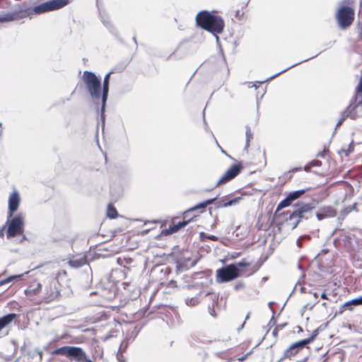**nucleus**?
<instances>
[{
	"label": "nucleus",
	"mask_w": 362,
	"mask_h": 362,
	"mask_svg": "<svg viewBox=\"0 0 362 362\" xmlns=\"http://www.w3.org/2000/svg\"><path fill=\"white\" fill-rule=\"evenodd\" d=\"M196 22L198 26L214 35L217 40H218L217 34L223 32L225 25L221 16L213 15L206 10L197 14Z\"/></svg>",
	"instance_id": "1"
},
{
	"label": "nucleus",
	"mask_w": 362,
	"mask_h": 362,
	"mask_svg": "<svg viewBox=\"0 0 362 362\" xmlns=\"http://www.w3.org/2000/svg\"><path fill=\"white\" fill-rule=\"evenodd\" d=\"M52 356H66L71 362H94L96 357L90 356L80 346H63L55 349L51 352Z\"/></svg>",
	"instance_id": "2"
},
{
	"label": "nucleus",
	"mask_w": 362,
	"mask_h": 362,
	"mask_svg": "<svg viewBox=\"0 0 362 362\" xmlns=\"http://www.w3.org/2000/svg\"><path fill=\"white\" fill-rule=\"evenodd\" d=\"M83 81L91 98L99 100L101 99V79L90 71H85L83 74Z\"/></svg>",
	"instance_id": "3"
},
{
	"label": "nucleus",
	"mask_w": 362,
	"mask_h": 362,
	"mask_svg": "<svg viewBox=\"0 0 362 362\" xmlns=\"http://www.w3.org/2000/svg\"><path fill=\"white\" fill-rule=\"evenodd\" d=\"M5 226L6 227V233L8 239L23 234L25 227L23 216L22 214H13L11 216L7 214Z\"/></svg>",
	"instance_id": "4"
},
{
	"label": "nucleus",
	"mask_w": 362,
	"mask_h": 362,
	"mask_svg": "<svg viewBox=\"0 0 362 362\" xmlns=\"http://www.w3.org/2000/svg\"><path fill=\"white\" fill-rule=\"evenodd\" d=\"M354 10L349 6L339 7L335 14V19L338 27L341 30L348 29L354 21Z\"/></svg>",
	"instance_id": "5"
},
{
	"label": "nucleus",
	"mask_w": 362,
	"mask_h": 362,
	"mask_svg": "<svg viewBox=\"0 0 362 362\" xmlns=\"http://www.w3.org/2000/svg\"><path fill=\"white\" fill-rule=\"evenodd\" d=\"M316 208V202L310 203L298 202L294 205L293 211L297 215L298 218L296 224H299L303 221L313 218L315 216V209Z\"/></svg>",
	"instance_id": "6"
},
{
	"label": "nucleus",
	"mask_w": 362,
	"mask_h": 362,
	"mask_svg": "<svg viewBox=\"0 0 362 362\" xmlns=\"http://www.w3.org/2000/svg\"><path fill=\"white\" fill-rule=\"evenodd\" d=\"M49 11H52V10L48 1L36 5L33 8L23 6L20 9L13 11L16 21L30 16L33 14H42Z\"/></svg>",
	"instance_id": "7"
},
{
	"label": "nucleus",
	"mask_w": 362,
	"mask_h": 362,
	"mask_svg": "<svg viewBox=\"0 0 362 362\" xmlns=\"http://www.w3.org/2000/svg\"><path fill=\"white\" fill-rule=\"evenodd\" d=\"M242 274V270L235 264H227L216 270V281L225 283L231 281Z\"/></svg>",
	"instance_id": "8"
},
{
	"label": "nucleus",
	"mask_w": 362,
	"mask_h": 362,
	"mask_svg": "<svg viewBox=\"0 0 362 362\" xmlns=\"http://www.w3.org/2000/svg\"><path fill=\"white\" fill-rule=\"evenodd\" d=\"M97 6H98V2L97 1ZM98 12H99V18L100 21L103 23V25L109 30V32L115 36L117 39H118L120 42H122L121 39L119 37L118 31L114 24L111 22L110 19L109 15L105 12V10H101L99 6Z\"/></svg>",
	"instance_id": "9"
},
{
	"label": "nucleus",
	"mask_w": 362,
	"mask_h": 362,
	"mask_svg": "<svg viewBox=\"0 0 362 362\" xmlns=\"http://www.w3.org/2000/svg\"><path fill=\"white\" fill-rule=\"evenodd\" d=\"M242 165L240 164H233L230 168L223 174V175L219 179L216 185V187L224 185L230 180L235 178L241 171Z\"/></svg>",
	"instance_id": "10"
},
{
	"label": "nucleus",
	"mask_w": 362,
	"mask_h": 362,
	"mask_svg": "<svg viewBox=\"0 0 362 362\" xmlns=\"http://www.w3.org/2000/svg\"><path fill=\"white\" fill-rule=\"evenodd\" d=\"M241 199V197H232L230 195H226L220 199L218 198L215 202V209L235 205L238 204Z\"/></svg>",
	"instance_id": "11"
},
{
	"label": "nucleus",
	"mask_w": 362,
	"mask_h": 362,
	"mask_svg": "<svg viewBox=\"0 0 362 362\" xmlns=\"http://www.w3.org/2000/svg\"><path fill=\"white\" fill-rule=\"evenodd\" d=\"M20 202V194L18 191L14 190L8 197L7 214H9V216L13 215L17 211Z\"/></svg>",
	"instance_id": "12"
},
{
	"label": "nucleus",
	"mask_w": 362,
	"mask_h": 362,
	"mask_svg": "<svg viewBox=\"0 0 362 362\" xmlns=\"http://www.w3.org/2000/svg\"><path fill=\"white\" fill-rule=\"evenodd\" d=\"M349 111V117L352 119H356L362 117V100L356 103H351L346 109Z\"/></svg>",
	"instance_id": "13"
},
{
	"label": "nucleus",
	"mask_w": 362,
	"mask_h": 362,
	"mask_svg": "<svg viewBox=\"0 0 362 362\" xmlns=\"http://www.w3.org/2000/svg\"><path fill=\"white\" fill-rule=\"evenodd\" d=\"M114 71L112 70L105 74L103 86L101 85V100L107 101L109 94L110 76Z\"/></svg>",
	"instance_id": "14"
},
{
	"label": "nucleus",
	"mask_w": 362,
	"mask_h": 362,
	"mask_svg": "<svg viewBox=\"0 0 362 362\" xmlns=\"http://www.w3.org/2000/svg\"><path fill=\"white\" fill-rule=\"evenodd\" d=\"M205 208H206L205 204L204 202H202L201 203L197 204V205H195L194 207L191 208L190 209L182 212V228H184L186 225H187L188 223L190 221V219L187 218V217L189 216V215L191 213L196 211L199 209H204Z\"/></svg>",
	"instance_id": "15"
},
{
	"label": "nucleus",
	"mask_w": 362,
	"mask_h": 362,
	"mask_svg": "<svg viewBox=\"0 0 362 362\" xmlns=\"http://www.w3.org/2000/svg\"><path fill=\"white\" fill-rule=\"evenodd\" d=\"M18 315L14 313H11L0 317V331L9 325L12 322L16 320Z\"/></svg>",
	"instance_id": "16"
},
{
	"label": "nucleus",
	"mask_w": 362,
	"mask_h": 362,
	"mask_svg": "<svg viewBox=\"0 0 362 362\" xmlns=\"http://www.w3.org/2000/svg\"><path fill=\"white\" fill-rule=\"evenodd\" d=\"M88 263L87 257L83 255L80 257H73L68 261L69 265L75 269L80 268Z\"/></svg>",
	"instance_id": "17"
},
{
	"label": "nucleus",
	"mask_w": 362,
	"mask_h": 362,
	"mask_svg": "<svg viewBox=\"0 0 362 362\" xmlns=\"http://www.w3.org/2000/svg\"><path fill=\"white\" fill-rule=\"evenodd\" d=\"M58 284H59L58 281L55 279L52 280L50 282V284H49L50 291L47 290V293L48 295V296L47 297V300H49V301L52 300L54 299L55 298H57L59 295V291H58L57 287ZM46 289H47V287H46Z\"/></svg>",
	"instance_id": "18"
},
{
	"label": "nucleus",
	"mask_w": 362,
	"mask_h": 362,
	"mask_svg": "<svg viewBox=\"0 0 362 362\" xmlns=\"http://www.w3.org/2000/svg\"><path fill=\"white\" fill-rule=\"evenodd\" d=\"M317 220L322 221L327 216H334L335 215L334 210L331 206L323 208L320 212H315Z\"/></svg>",
	"instance_id": "19"
},
{
	"label": "nucleus",
	"mask_w": 362,
	"mask_h": 362,
	"mask_svg": "<svg viewBox=\"0 0 362 362\" xmlns=\"http://www.w3.org/2000/svg\"><path fill=\"white\" fill-rule=\"evenodd\" d=\"M52 11L65 7L71 3V0H49L48 1Z\"/></svg>",
	"instance_id": "20"
},
{
	"label": "nucleus",
	"mask_w": 362,
	"mask_h": 362,
	"mask_svg": "<svg viewBox=\"0 0 362 362\" xmlns=\"http://www.w3.org/2000/svg\"><path fill=\"white\" fill-rule=\"evenodd\" d=\"M197 262V258L195 257L192 258L190 257L187 256V253L182 252V269H189L194 266Z\"/></svg>",
	"instance_id": "21"
},
{
	"label": "nucleus",
	"mask_w": 362,
	"mask_h": 362,
	"mask_svg": "<svg viewBox=\"0 0 362 362\" xmlns=\"http://www.w3.org/2000/svg\"><path fill=\"white\" fill-rule=\"evenodd\" d=\"M201 295H202V292L199 291L198 293H197L195 294V296H194L191 298L187 297L185 299V303L186 305H187L189 307H193V306L198 305L201 301V298H200Z\"/></svg>",
	"instance_id": "22"
},
{
	"label": "nucleus",
	"mask_w": 362,
	"mask_h": 362,
	"mask_svg": "<svg viewBox=\"0 0 362 362\" xmlns=\"http://www.w3.org/2000/svg\"><path fill=\"white\" fill-rule=\"evenodd\" d=\"M42 289V284L37 283L36 284L30 285L28 288L25 290V293L27 296H34L37 295Z\"/></svg>",
	"instance_id": "23"
},
{
	"label": "nucleus",
	"mask_w": 362,
	"mask_h": 362,
	"mask_svg": "<svg viewBox=\"0 0 362 362\" xmlns=\"http://www.w3.org/2000/svg\"><path fill=\"white\" fill-rule=\"evenodd\" d=\"M283 214L289 215L288 218H286V221L288 222L289 226H291V229H295L298 224H296L297 221V215L295 214V212L293 211L292 212L290 211H287L283 213Z\"/></svg>",
	"instance_id": "24"
},
{
	"label": "nucleus",
	"mask_w": 362,
	"mask_h": 362,
	"mask_svg": "<svg viewBox=\"0 0 362 362\" xmlns=\"http://www.w3.org/2000/svg\"><path fill=\"white\" fill-rule=\"evenodd\" d=\"M211 298L213 300L212 305H209V313L214 317H216V314L215 312V306L218 304V297L216 294L213 293L211 295Z\"/></svg>",
	"instance_id": "25"
},
{
	"label": "nucleus",
	"mask_w": 362,
	"mask_h": 362,
	"mask_svg": "<svg viewBox=\"0 0 362 362\" xmlns=\"http://www.w3.org/2000/svg\"><path fill=\"white\" fill-rule=\"evenodd\" d=\"M292 202H293V201L291 199H289L288 195H287V197L285 199H284L282 201H281L279 202V204H278L276 211H275V214H277V213L281 209L290 206L292 204Z\"/></svg>",
	"instance_id": "26"
},
{
	"label": "nucleus",
	"mask_w": 362,
	"mask_h": 362,
	"mask_svg": "<svg viewBox=\"0 0 362 362\" xmlns=\"http://www.w3.org/2000/svg\"><path fill=\"white\" fill-rule=\"evenodd\" d=\"M107 101L101 100V107H100V121L101 122L102 129H103L105 127V108H106Z\"/></svg>",
	"instance_id": "27"
},
{
	"label": "nucleus",
	"mask_w": 362,
	"mask_h": 362,
	"mask_svg": "<svg viewBox=\"0 0 362 362\" xmlns=\"http://www.w3.org/2000/svg\"><path fill=\"white\" fill-rule=\"evenodd\" d=\"M14 12H7L0 16V23L13 21L15 20Z\"/></svg>",
	"instance_id": "28"
},
{
	"label": "nucleus",
	"mask_w": 362,
	"mask_h": 362,
	"mask_svg": "<svg viewBox=\"0 0 362 362\" xmlns=\"http://www.w3.org/2000/svg\"><path fill=\"white\" fill-rule=\"evenodd\" d=\"M309 344H310L309 340H308V339H304L291 344V348H296L297 350L300 351Z\"/></svg>",
	"instance_id": "29"
},
{
	"label": "nucleus",
	"mask_w": 362,
	"mask_h": 362,
	"mask_svg": "<svg viewBox=\"0 0 362 362\" xmlns=\"http://www.w3.org/2000/svg\"><path fill=\"white\" fill-rule=\"evenodd\" d=\"M117 214L115 207L112 204H109L107 208V216L110 219H114L117 218Z\"/></svg>",
	"instance_id": "30"
},
{
	"label": "nucleus",
	"mask_w": 362,
	"mask_h": 362,
	"mask_svg": "<svg viewBox=\"0 0 362 362\" xmlns=\"http://www.w3.org/2000/svg\"><path fill=\"white\" fill-rule=\"evenodd\" d=\"M298 350L296 348H291V345L284 351L282 358H290L298 353Z\"/></svg>",
	"instance_id": "31"
},
{
	"label": "nucleus",
	"mask_w": 362,
	"mask_h": 362,
	"mask_svg": "<svg viewBox=\"0 0 362 362\" xmlns=\"http://www.w3.org/2000/svg\"><path fill=\"white\" fill-rule=\"evenodd\" d=\"M305 191H306L305 189H299V190L291 192L288 195L289 197V199H291L293 202L296 199L300 197L305 192Z\"/></svg>",
	"instance_id": "32"
},
{
	"label": "nucleus",
	"mask_w": 362,
	"mask_h": 362,
	"mask_svg": "<svg viewBox=\"0 0 362 362\" xmlns=\"http://www.w3.org/2000/svg\"><path fill=\"white\" fill-rule=\"evenodd\" d=\"M245 136H246V142H245V148L246 149L250 146V140L253 139V134H252L251 129L249 126L246 127Z\"/></svg>",
	"instance_id": "33"
},
{
	"label": "nucleus",
	"mask_w": 362,
	"mask_h": 362,
	"mask_svg": "<svg viewBox=\"0 0 362 362\" xmlns=\"http://www.w3.org/2000/svg\"><path fill=\"white\" fill-rule=\"evenodd\" d=\"M22 276L23 274H16L9 276L8 277L0 281V286L6 284H8L15 279H21Z\"/></svg>",
	"instance_id": "34"
},
{
	"label": "nucleus",
	"mask_w": 362,
	"mask_h": 362,
	"mask_svg": "<svg viewBox=\"0 0 362 362\" xmlns=\"http://www.w3.org/2000/svg\"><path fill=\"white\" fill-rule=\"evenodd\" d=\"M347 117H349V111H346V110L341 112V117L340 119H339V121L337 122V125H336V128L337 129V127H339L340 125H341V124L343 123V122L347 118Z\"/></svg>",
	"instance_id": "35"
},
{
	"label": "nucleus",
	"mask_w": 362,
	"mask_h": 362,
	"mask_svg": "<svg viewBox=\"0 0 362 362\" xmlns=\"http://www.w3.org/2000/svg\"><path fill=\"white\" fill-rule=\"evenodd\" d=\"M312 58H313V57H310V59H312ZM309 59H310V58H309V59H307L303 60V62H306V61H308V60H309ZM302 62H303V61H302ZM300 63H301V62H298V63H296V64H293V65L290 66L289 67H288V68H286V69H284V70L281 71L280 72H279V73H277V74H274V76H270V77H269V78H267L266 81H269V80H272V79L274 78L275 77H276L277 76L280 75L281 74H282V73H284V72L286 71L287 70L290 69L291 68H292V67H293V66H296V65H298V64H300Z\"/></svg>",
	"instance_id": "36"
},
{
	"label": "nucleus",
	"mask_w": 362,
	"mask_h": 362,
	"mask_svg": "<svg viewBox=\"0 0 362 362\" xmlns=\"http://www.w3.org/2000/svg\"><path fill=\"white\" fill-rule=\"evenodd\" d=\"M354 150V141H352L349 144V146H348V148L347 149H344V148H342L341 150V151H339V153H340L341 152L344 153V155L346 156H349V154L351 153H352Z\"/></svg>",
	"instance_id": "37"
},
{
	"label": "nucleus",
	"mask_w": 362,
	"mask_h": 362,
	"mask_svg": "<svg viewBox=\"0 0 362 362\" xmlns=\"http://www.w3.org/2000/svg\"><path fill=\"white\" fill-rule=\"evenodd\" d=\"M168 228L170 229L172 234L179 231L181 229V220L177 221L176 224L170 226Z\"/></svg>",
	"instance_id": "38"
},
{
	"label": "nucleus",
	"mask_w": 362,
	"mask_h": 362,
	"mask_svg": "<svg viewBox=\"0 0 362 362\" xmlns=\"http://www.w3.org/2000/svg\"><path fill=\"white\" fill-rule=\"evenodd\" d=\"M310 239V236L309 235H301L297 240L296 244H297L298 247H303V241L308 240Z\"/></svg>",
	"instance_id": "39"
},
{
	"label": "nucleus",
	"mask_w": 362,
	"mask_h": 362,
	"mask_svg": "<svg viewBox=\"0 0 362 362\" xmlns=\"http://www.w3.org/2000/svg\"><path fill=\"white\" fill-rule=\"evenodd\" d=\"M203 122H204V129H205V130H206V132H209L211 134V135H212L213 138H214V134L212 133V132H211V130H210V129H209V125H208V124H207V122H206V119H205V109L203 110Z\"/></svg>",
	"instance_id": "40"
},
{
	"label": "nucleus",
	"mask_w": 362,
	"mask_h": 362,
	"mask_svg": "<svg viewBox=\"0 0 362 362\" xmlns=\"http://www.w3.org/2000/svg\"><path fill=\"white\" fill-rule=\"evenodd\" d=\"M217 199H218V196H216L214 198H211V199H206V200L204 201V202L206 207L207 206L212 204H214L215 205V202H216ZM214 209H215V207Z\"/></svg>",
	"instance_id": "41"
},
{
	"label": "nucleus",
	"mask_w": 362,
	"mask_h": 362,
	"mask_svg": "<svg viewBox=\"0 0 362 362\" xmlns=\"http://www.w3.org/2000/svg\"><path fill=\"white\" fill-rule=\"evenodd\" d=\"M116 357L119 362H126V359L121 352L120 349L118 350Z\"/></svg>",
	"instance_id": "42"
},
{
	"label": "nucleus",
	"mask_w": 362,
	"mask_h": 362,
	"mask_svg": "<svg viewBox=\"0 0 362 362\" xmlns=\"http://www.w3.org/2000/svg\"><path fill=\"white\" fill-rule=\"evenodd\" d=\"M319 334V329H315L311 336L309 337V338H307L308 340H309V341L311 343L312 341H314V339L316 338V337Z\"/></svg>",
	"instance_id": "43"
},
{
	"label": "nucleus",
	"mask_w": 362,
	"mask_h": 362,
	"mask_svg": "<svg viewBox=\"0 0 362 362\" xmlns=\"http://www.w3.org/2000/svg\"><path fill=\"white\" fill-rule=\"evenodd\" d=\"M234 264L236 265L237 268H238V269H240V267H247L250 265V263L245 262V260H243L238 263H235Z\"/></svg>",
	"instance_id": "44"
},
{
	"label": "nucleus",
	"mask_w": 362,
	"mask_h": 362,
	"mask_svg": "<svg viewBox=\"0 0 362 362\" xmlns=\"http://www.w3.org/2000/svg\"><path fill=\"white\" fill-rule=\"evenodd\" d=\"M351 305H354V304L351 302V300L346 302L341 307V310H339V313H341L343 312V308H347L349 310H351Z\"/></svg>",
	"instance_id": "45"
},
{
	"label": "nucleus",
	"mask_w": 362,
	"mask_h": 362,
	"mask_svg": "<svg viewBox=\"0 0 362 362\" xmlns=\"http://www.w3.org/2000/svg\"><path fill=\"white\" fill-rule=\"evenodd\" d=\"M354 305H362V296L351 300Z\"/></svg>",
	"instance_id": "46"
},
{
	"label": "nucleus",
	"mask_w": 362,
	"mask_h": 362,
	"mask_svg": "<svg viewBox=\"0 0 362 362\" xmlns=\"http://www.w3.org/2000/svg\"><path fill=\"white\" fill-rule=\"evenodd\" d=\"M310 165L311 167H318L322 165V162L319 160H313L310 162Z\"/></svg>",
	"instance_id": "47"
},
{
	"label": "nucleus",
	"mask_w": 362,
	"mask_h": 362,
	"mask_svg": "<svg viewBox=\"0 0 362 362\" xmlns=\"http://www.w3.org/2000/svg\"><path fill=\"white\" fill-rule=\"evenodd\" d=\"M356 91L358 93H361L362 94V76H361V78L359 81V83L356 87Z\"/></svg>",
	"instance_id": "48"
},
{
	"label": "nucleus",
	"mask_w": 362,
	"mask_h": 362,
	"mask_svg": "<svg viewBox=\"0 0 362 362\" xmlns=\"http://www.w3.org/2000/svg\"><path fill=\"white\" fill-rule=\"evenodd\" d=\"M201 241H205L208 240L209 235L204 232H201L199 234Z\"/></svg>",
	"instance_id": "49"
},
{
	"label": "nucleus",
	"mask_w": 362,
	"mask_h": 362,
	"mask_svg": "<svg viewBox=\"0 0 362 362\" xmlns=\"http://www.w3.org/2000/svg\"><path fill=\"white\" fill-rule=\"evenodd\" d=\"M243 287H244V284L243 282H238L235 284L234 289L238 291Z\"/></svg>",
	"instance_id": "50"
},
{
	"label": "nucleus",
	"mask_w": 362,
	"mask_h": 362,
	"mask_svg": "<svg viewBox=\"0 0 362 362\" xmlns=\"http://www.w3.org/2000/svg\"><path fill=\"white\" fill-rule=\"evenodd\" d=\"M168 288H175V287H177V281H175L174 280L170 281L169 283H168Z\"/></svg>",
	"instance_id": "51"
},
{
	"label": "nucleus",
	"mask_w": 362,
	"mask_h": 362,
	"mask_svg": "<svg viewBox=\"0 0 362 362\" xmlns=\"http://www.w3.org/2000/svg\"><path fill=\"white\" fill-rule=\"evenodd\" d=\"M315 305V303H307L306 305H304L303 307V310L305 309H309V310H312L313 308V307Z\"/></svg>",
	"instance_id": "52"
},
{
	"label": "nucleus",
	"mask_w": 362,
	"mask_h": 362,
	"mask_svg": "<svg viewBox=\"0 0 362 362\" xmlns=\"http://www.w3.org/2000/svg\"><path fill=\"white\" fill-rule=\"evenodd\" d=\"M287 325V322L281 323L276 326V328L279 331L283 329Z\"/></svg>",
	"instance_id": "53"
},
{
	"label": "nucleus",
	"mask_w": 362,
	"mask_h": 362,
	"mask_svg": "<svg viewBox=\"0 0 362 362\" xmlns=\"http://www.w3.org/2000/svg\"><path fill=\"white\" fill-rule=\"evenodd\" d=\"M175 264H176L177 272H180L181 270V261L179 259H177L175 262Z\"/></svg>",
	"instance_id": "54"
},
{
	"label": "nucleus",
	"mask_w": 362,
	"mask_h": 362,
	"mask_svg": "<svg viewBox=\"0 0 362 362\" xmlns=\"http://www.w3.org/2000/svg\"><path fill=\"white\" fill-rule=\"evenodd\" d=\"M161 234H163L165 235H171L172 233H170V229L168 228H165L164 230H162L161 232Z\"/></svg>",
	"instance_id": "55"
},
{
	"label": "nucleus",
	"mask_w": 362,
	"mask_h": 362,
	"mask_svg": "<svg viewBox=\"0 0 362 362\" xmlns=\"http://www.w3.org/2000/svg\"><path fill=\"white\" fill-rule=\"evenodd\" d=\"M161 234H163L165 235H171L172 233H170V229L168 228H165L164 230H162L161 232Z\"/></svg>",
	"instance_id": "56"
},
{
	"label": "nucleus",
	"mask_w": 362,
	"mask_h": 362,
	"mask_svg": "<svg viewBox=\"0 0 362 362\" xmlns=\"http://www.w3.org/2000/svg\"><path fill=\"white\" fill-rule=\"evenodd\" d=\"M172 311L173 313L175 314V315L177 317H180V314H179V312H178V308L176 307V308H172Z\"/></svg>",
	"instance_id": "57"
},
{
	"label": "nucleus",
	"mask_w": 362,
	"mask_h": 362,
	"mask_svg": "<svg viewBox=\"0 0 362 362\" xmlns=\"http://www.w3.org/2000/svg\"><path fill=\"white\" fill-rule=\"evenodd\" d=\"M6 230L5 224L0 228V238H3L4 235V230Z\"/></svg>",
	"instance_id": "58"
},
{
	"label": "nucleus",
	"mask_w": 362,
	"mask_h": 362,
	"mask_svg": "<svg viewBox=\"0 0 362 362\" xmlns=\"http://www.w3.org/2000/svg\"><path fill=\"white\" fill-rule=\"evenodd\" d=\"M218 239V237H216L214 235H209L208 240H211L213 241H217Z\"/></svg>",
	"instance_id": "59"
},
{
	"label": "nucleus",
	"mask_w": 362,
	"mask_h": 362,
	"mask_svg": "<svg viewBox=\"0 0 362 362\" xmlns=\"http://www.w3.org/2000/svg\"><path fill=\"white\" fill-rule=\"evenodd\" d=\"M218 215H216L215 217H214V222L213 223V224L211 225V228H214L216 226V224H217V222H218Z\"/></svg>",
	"instance_id": "60"
},
{
	"label": "nucleus",
	"mask_w": 362,
	"mask_h": 362,
	"mask_svg": "<svg viewBox=\"0 0 362 362\" xmlns=\"http://www.w3.org/2000/svg\"><path fill=\"white\" fill-rule=\"evenodd\" d=\"M325 153H326V151L319 152V153L317 154V157H320V158H325Z\"/></svg>",
	"instance_id": "61"
},
{
	"label": "nucleus",
	"mask_w": 362,
	"mask_h": 362,
	"mask_svg": "<svg viewBox=\"0 0 362 362\" xmlns=\"http://www.w3.org/2000/svg\"><path fill=\"white\" fill-rule=\"evenodd\" d=\"M278 332H279V330L275 327L272 332L273 336L276 337L278 334Z\"/></svg>",
	"instance_id": "62"
},
{
	"label": "nucleus",
	"mask_w": 362,
	"mask_h": 362,
	"mask_svg": "<svg viewBox=\"0 0 362 362\" xmlns=\"http://www.w3.org/2000/svg\"><path fill=\"white\" fill-rule=\"evenodd\" d=\"M275 322H276V321H275L274 317H272V319L270 320L269 324L271 325H274L275 324Z\"/></svg>",
	"instance_id": "63"
},
{
	"label": "nucleus",
	"mask_w": 362,
	"mask_h": 362,
	"mask_svg": "<svg viewBox=\"0 0 362 362\" xmlns=\"http://www.w3.org/2000/svg\"><path fill=\"white\" fill-rule=\"evenodd\" d=\"M321 298H322V299H328V298L327 296V294L325 292L322 293Z\"/></svg>",
	"instance_id": "64"
}]
</instances>
